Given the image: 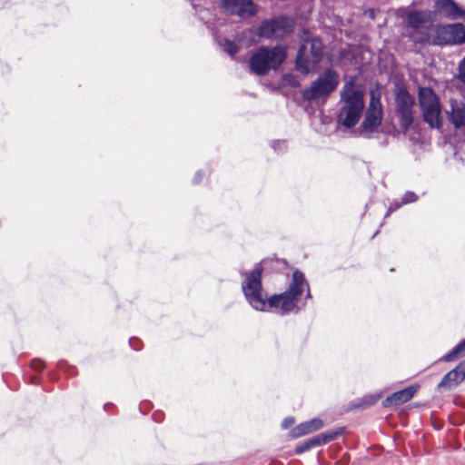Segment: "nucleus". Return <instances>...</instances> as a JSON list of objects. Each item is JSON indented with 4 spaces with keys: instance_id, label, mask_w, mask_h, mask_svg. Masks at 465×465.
<instances>
[{
    "instance_id": "f257e3e1",
    "label": "nucleus",
    "mask_w": 465,
    "mask_h": 465,
    "mask_svg": "<svg viewBox=\"0 0 465 465\" xmlns=\"http://www.w3.org/2000/svg\"><path fill=\"white\" fill-rule=\"evenodd\" d=\"M365 107L363 92L356 89L352 81L347 82L340 92L338 124L346 129L353 128L360 121Z\"/></svg>"
},
{
    "instance_id": "f03ea898",
    "label": "nucleus",
    "mask_w": 465,
    "mask_h": 465,
    "mask_svg": "<svg viewBox=\"0 0 465 465\" xmlns=\"http://www.w3.org/2000/svg\"><path fill=\"white\" fill-rule=\"evenodd\" d=\"M263 268L257 263L249 272H241L244 276L242 290L248 303L256 311L265 312L268 307V299L262 283Z\"/></svg>"
},
{
    "instance_id": "7ed1b4c3",
    "label": "nucleus",
    "mask_w": 465,
    "mask_h": 465,
    "mask_svg": "<svg viewBox=\"0 0 465 465\" xmlns=\"http://www.w3.org/2000/svg\"><path fill=\"white\" fill-rule=\"evenodd\" d=\"M323 58V44L318 37H307L301 41L296 58L295 69L303 75L314 71Z\"/></svg>"
},
{
    "instance_id": "20e7f679",
    "label": "nucleus",
    "mask_w": 465,
    "mask_h": 465,
    "mask_svg": "<svg viewBox=\"0 0 465 465\" xmlns=\"http://www.w3.org/2000/svg\"><path fill=\"white\" fill-rule=\"evenodd\" d=\"M287 50L284 46H261L250 58L252 71L260 76L267 74L271 70H277L284 62Z\"/></svg>"
},
{
    "instance_id": "39448f33",
    "label": "nucleus",
    "mask_w": 465,
    "mask_h": 465,
    "mask_svg": "<svg viewBox=\"0 0 465 465\" xmlns=\"http://www.w3.org/2000/svg\"><path fill=\"white\" fill-rule=\"evenodd\" d=\"M304 285H307L304 273L299 270L294 271L288 289L280 294L269 297L268 307H280L282 314L291 312L297 307V302L304 291Z\"/></svg>"
},
{
    "instance_id": "423d86ee",
    "label": "nucleus",
    "mask_w": 465,
    "mask_h": 465,
    "mask_svg": "<svg viewBox=\"0 0 465 465\" xmlns=\"http://www.w3.org/2000/svg\"><path fill=\"white\" fill-rule=\"evenodd\" d=\"M419 104L423 121L431 128L442 129L443 118L439 97L431 87L420 86L418 90Z\"/></svg>"
},
{
    "instance_id": "0eeeda50",
    "label": "nucleus",
    "mask_w": 465,
    "mask_h": 465,
    "mask_svg": "<svg viewBox=\"0 0 465 465\" xmlns=\"http://www.w3.org/2000/svg\"><path fill=\"white\" fill-rule=\"evenodd\" d=\"M339 82L338 73L333 69L327 68L309 87L302 91V98L308 102L317 101L321 98L326 99L336 90Z\"/></svg>"
},
{
    "instance_id": "6e6552de",
    "label": "nucleus",
    "mask_w": 465,
    "mask_h": 465,
    "mask_svg": "<svg viewBox=\"0 0 465 465\" xmlns=\"http://www.w3.org/2000/svg\"><path fill=\"white\" fill-rule=\"evenodd\" d=\"M295 27L293 17L281 15L261 22L256 33L259 37L270 40H281L291 35Z\"/></svg>"
},
{
    "instance_id": "1a4fd4ad",
    "label": "nucleus",
    "mask_w": 465,
    "mask_h": 465,
    "mask_svg": "<svg viewBox=\"0 0 465 465\" xmlns=\"http://www.w3.org/2000/svg\"><path fill=\"white\" fill-rule=\"evenodd\" d=\"M394 103L400 125L404 132H407L414 123L415 99L406 88L401 87L395 93Z\"/></svg>"
},
{
    "instance_id": "9d476101",
    "label": "nucleus",
    "mask_w": 465,
    "mask_h": 465,
    "mask_svg": "<svg viewBox=\"0 0 465 465\" xmlns=\"http://www.w3.org/2000/svg\"><path fill=\"white\" fill-rule=\"evenodd\" d=\"M401 17L407 28L414 32L420 31L421 28L429 27L435 20V14L433 11L425 9H403Z\"/></svg>"
},
{
    "instance_id": "9b49d317",
    "label": "nucleus",
    "mask_w": 465,
    "mask_h": 465,
    "mask_svg": "<svg viewBox=\"0 0 465 465\" xmlns=\"http://www.w3.org/2000/svg\"><path fill=\"white\" fill-rule=\"evenodd\" d=\"M381 108L377 107L373 100H371L365 113L364 119L360 128L356 131V134L363 138L370 139L371 134L373 133L381 124Z\"/></svg>"
},
{
    "instance_id": "f8f14e48",
    "label": "nucleus",
    "mask_w": 465,
    "mask_h": 465,
    "mask_svg": "<svg viewBox=\"0 0 465 465\" xmlns=\"http://www.w3.org/2000/svg\"><path fill=\"white\" fill-rule=\"evenodd\" d=\"M344 428L341 427L334 430L324 431L318 435H315L310 439L303 440L296 445L294 452L297 455H301L306 451L311 450L312 449L320 447L328 442H331L338 438L341 434H342Z\"/></svg>"
},
{
    "instance_id": "ddd939ff",
    "label": "nucleus",
    "mask_w": 465,
    "mask_h": 465,
    "mask_svg": "<svg viewBox=\"0 0 465 465\" xmlns=\"http://www.w3.org/2000/svg\"><path fill=\"white\" fill-rule=\"evenodd\" d=\"M223 10L232 15H238L241 18H249L253 16L256 12V6L252 0H220Z\"/></svg>"
},
{
    "instance_id": "4468645a",
    "label": "nucleus",
    "mask_w": 465,
    "mask_h": 465,
    "mask_svg": "<svg viewBox=\"0 0 465 465\" xmlns=\"http://www.w3.org/2000/svg\"><path fill=\"white\" fill-rule=\"evenodd\" d=\"M435 11L450 20H465V9L453 0H436Z\"/></svg>"
},
{
    "instance_id": "2eb2a0df",
    "label": "nucleus",
    "mask_w": 465,
    "mask_h": 465,
    "mask_svg": "<svg viewBox=\"0 0 465 465\" xmlns=\"http://www.w3.org/2000/svg\"><path fill=\"white\" fill-rule=\"evenodd\" d=\"M439 35H446L448 37L443 42H451V44L460 45L465 43V25L463 24L439 25Z\"/></svg>"
},
{
    "instance_id": "dca6fc26",
    "label": "nucleus",
    "mask_w": 465,
    "mask_h": 465,
    "mask_svg": "<svg viewBox=\"0 0 465 465\" xmlns=\"http://www.w3.org/2000/svg\"><path fill=\"white\" fill-rule=\"evenodd\" d=\"M464 380L465 361H461L453 370L443 376L437 388L439 391L442 389L450 390L460 384Z\"/></svg>"
},
{
    "instance_id": "f3484780",
    "label": "nucleus",
    "mask_w": 465,
    "mask_h": 465,
    "mask_svg": "<svg viewBox=\"0 0 465 465\" xmlns=\"http://www.w3.org/2000/svg\"><path fill=\"white\" fill-rule=\"evenodd\" d=\"M448 118L455 129L465 126V104L456 99L450 100V111L448 113Z\"/></svg>"
},
{
    "instance_id": "a211bd4d",
    "label": "nucleus",
    "mask_w": 465,
    "mask_h": 465,
    "mask_svg": "<svg viewBox=\"0 0 465 465\" xmlns=\"http://www.w3.org/2000/svg\"><path fill=\"white\" fill-rule=\"evenodd\" d=\"M417 391V387L410 386L403 390L398 391L391 395L388 396L382 402L386 408L398 406L404 402L409 401Z\"/></svg>"
},
{
    "instance_id": "6ab92c4d",
    "label": "nucleus",
    "mask_w": 465,
    "mask_h": 465,
    "mask_svg": "<svg viewBox=\"0 0 465 465\" xmlns=\"http://www.w3.org/2000/svg\"><path fill=\"white\" fill-rule=\"evenodd\" d=\"M323 427V421L321 419L314 418L309 421L302 422L292 430L294 438L302 437L305 434L316 431Z\"/></svg>"
},
{
    "instance_id": "aec40b11",
    "label": "nucleus",
    "mask_w": 465,
    "mask_h": 465,
    "mask_svg": "<svg viewBox=\"0 0 465 465\" xmlns=\"http://www.w3.org/2000/svg\"><path fill=\"white\" fill-rule=\"evenodd\" d=\"M465 351V339L459 342L450 351L445 354L441 361L449 362L456 360Z\"/></svg>"
},
{
    "instance_id": "412c9836",
    "label": "nucleus",
    "mask_w": 465,
    "mask_h": 465,
    "mask_svg": "<svg viewBox=\"0 0 465 465\" xmlns=\"http://www.w3.org/2000/svg\"><path fill=\"white\" fill-rule=\"evenodd\" d=\"M223 50L229 55L233 56L238 52L239 47L233 41L225 39L223 44Z\"/></svg>"
},
{
    "instance_id": "4be33fe9",
    "label": "nucleus",
    "mask_w": 465,
    "mask_h": 465,
    "mask_svg": "<svg viewBox=\"0 0 465 465\" xmlns=\"http://www.w3.org/2000/svg\"><path fill=\"white\" fill-rule=\"evenodd\" d=\"M418 200V196L411 191H407L401 199V203L408 204L414 203Z\"/></svg>"
},
{
    "instance_id": "5701e85b",
    "label": "nucleus",
    "mask_w": 465,
    "mask_h": 465,
    "mask_svg": "<svg viewBox=\"0 0 465 465\" xmlns=\"http://www.w3.org/2000/svg\"><path fill=\"white\" fill-rule=\"evenodd\" d=\"M457 78L465 84V57L459 64Z\"/></svg>"
},
{
    "instance_id": "b1692460",
    "label": "nucleus",
    "mask_w": 465,
    "mask_h": 465,
    "mask_svg": "<svg viewBox=\"0 0 465 465\" xmlns=\"http://www.w3.org/2000/svg\"><path fill=\"white\" fill-rule=\"evenodd\" d=\"M272 148L275 152L281 153L286 149V143L285 141H273L272 143Z\"/></svg>"
},
{
    "instance_id": "393cba45",
    "label": "nucleus",
    "mask_w": 465,
    "mask_h": 465,
    "mask_svg": "<svg viewBox=\"0 0 465 465\" xmlns=\"http://www.w3.org/2000/svg\"><path fill=\"white\" fill-rule=\"evenodd\" d=\"M403 203H401V202H393L391 203V205L389 206L388 210H387V213L385 214V218L389 217L391 215V213H392L393 212L397 211L399 208L401 207Z\"/></svg>"
},
{
    "instance_id": "a878e982",
    "label": "nucleus",
    "mask_w": 465,
    "mask_h": 465,
    "mask_svg": "<svg viewBox=\"0 0 465 465\" xmlns=\"http://www.w3.org/2000/svg\"><path fill=\"white\" fill-rule=\"evenodd\" d=\"M436 37L434 39V44L436 45H448V44H451V42H443V39L445 37H448L446 35H439V33H438V26L436 27Z\"/></svg>"
},
{
    "instance_id": "bb28decb",
    "label": "nucleus",
    "mask_w": 465,
    "mask_h": 465,
    "mask_svg": "<svg viewBox=\"0 0 465 465\" xmlns=\"http://www.w3.org/2000/svg\"><path fill=\"white\" fill-rule=\"evenodd\" d=\"M31 367L35 371H42L45 368V362L40 359H35L31 363Z\"/></svg>"
},
{
    "instance_id": "cd10ccee",
    "label": "nucleus",
    "mask_w": 465,
    "mask_h": 465,
    "mask_svg": "<svg viewBox=\"0 0 465 465\" xmlns=\"http://www.w3.org/2000/svg\"><path fill=\"white\" fill-rule=\"evenodd\" d=\"M129 343H130V346L135 351H139L141 349V346H140L141 341L138 338H135V337L130 338Z\"/></svg>"
},
{
    "instance_id": "c85d7f7f",
    "label": "nucleus",
    "mask_w": 465,
    "mask_h": 465,
    "mask_svg": "<svg viewBox=\"0 0 465 465\" xmlns=\"http://www.w3.org/2000/svg\"><path fill=\"white\" fill-rule=\"evenodd\" d=\"M203 173L202 171H198L195 173L194 174V177H193V183L194 184H199L201 183V181L203 180Z\"/></svg>"
},
{
    "instance_id": "c756f323",
    "label": "nucleus",
    "mask_w": 465,
    "mask_h": 465,
    "mask_svg": "<svg viewBox=\"0 0 465 465\" xmlns=\"http://www.w3.org/2000/svg\"><path fill=\"white\" fill-rule=\"evenodd\" d=\"M293 422H294L293 418H291V417H290V418H286V419H284V420L282 421V428H284V429H288L290 426H292V425L293 424Z\"/></svg>"
},
{
    "instance_id": "7c9ffc66",
    "label": "nucleus",
    "mask_w": 465,
    "mask_h": 465,
    "mask_svg": "<svg viewBox=\"0 0 465 465\" xmlns=\"http://www.w3.org/2000/svg\"><path fill=\"white\" fill-rule=\"evenodd\" d=\"M365 14L371 19L375 18V10L374 9H368Z\"/></svg>"
},
{
    "instance_id": "2f4dec72",
    "label": "nucleus",
    "mask_w": 465,
    "mask_h": 465,
    "mask_svg": "<svg viewBox=\"0 0 465 465\" xmlns=\"http://www.w3.org/2000/svg\"><path fill=\"white\" fill-rule=\"evenodd\" d=\"M66 365H67V364H66V362H65V361H59V362L57 363L58 368H59L60 370H63V371H66V370L64 369Z\"/></svg>"
},
{
    "instance_id": "473e14b6",
    "label": "nucleus",
    "mask_w": 465,
    "mask_h": 465,
    "mask_svg": "<svg viewBox=\"0 0 465 465\" xmlns=\"http://www.w3.org/2000/svg\"><path fill=\"white\" fill-rule=\"evenodd\" d=\"M305 286L307 287L306 299H310V298H312V294H311V291L309 288V284L307 283V285H305Z\"/></svg>"
},
{
    "instance_id": "72a5a7b5",
    "label": "nucleus",
    "mask_w": 465,
    "mask_h": 465,
    "mask_svg": "<svg viewBox=\"0 0 465 465\" xmlns=\"http://www.w3.org/2000/svg\"><path fill=\"white\" fill-rule=\"evenodd\" d=\"M31 382L36 384L38 382V378L37 377H32L31 378Z\"/></svg>"
},
{
    "instance_id": "f704fd0d",
    "label": "nucleus",
    "mask_w": 465,
    "mask_h": 465,
    "mask_svg": "<svg viewBox=\"0 0 465 465\" xmlns=\"http://www.w3.org/2000/svg\"><path fill=\"white\" fill-rule=\"evenodd\" d=\"M110 404H111V403H106V404H104V409H105L108 405H110Z\"/></svg>"
}]
</instances>
